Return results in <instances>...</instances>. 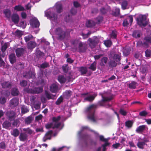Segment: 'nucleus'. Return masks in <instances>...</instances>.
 <instances>
[{
	"instance_id": "obj_1",
	"label": "nucleus",
	"mask_w": 151,
	"mask_h": 151,
	"mask_svg": "<svg viewBox=\"0 0 151 151\" xmlns=\"http://www.w3.org/2000/svg\"><path fill=\"white\" fill-rule=\"evenodd\" d=\"M53 122L52 123H48L46 125L45 127L47 128H58L61 129L63 127V124L59 122V120H61V117L58 116L56 117H54L52 118Z\"/></svg>"
},
{
	"instance_id": "obj_2",
	"label": "nucleus",
	"mask_w": 151,
	"mask_h": 151,
	"mask_svg": "<svg viewBox=\"0 0 151 151\" xmlns=\"http://www.w3.org/2000/svg\"><path fill=\"white\" fill-rule=\"evenodd\" d=\"M50 32L52 36H55L56 37L60 39L64 38L65 36V32L63 31L61 29L60 27L56 29L54 28H51L50 31Z\"/></svg>"
},
{
	"instance_id": "obj_3",
	"label": "nucleus",
	"mask_w": 151,
	"mask_h": 151,
	"mask_svg": "<svg viewBox=\"0 0 151 151\" xmlns=\"http://www.w3.org/2000/svg\"><path fill=\"white\" fill-rule=\"evenodd\" d=\"M96 106L95 105H91L88 107L86 110V111L88 114V119L93 122L95 121L94 112Z\"/></svg>"
},
{
	"instance_id": "obj_4",
	"label": "nucleus",
	"mask_w": 151,
	"mask_h": 151,
	"mask_svg": "<svg viewBox=\"0 0 151 151\" xmlns=\"http://www.w3.org/2000/svg\"><path fill=\"white\" fill-rule=\"evenodd\" d=\"M52 9L48 10L45 13V15L47 18L50 19L52 22L54 24L57 20V17L52 13Z\"/></svg>"
},
{
	"instance_id": "obj_5",
	"label": "nucleus",
	"mask_w": 151,
	"mask_h": 151,
	"mask_svg": "<svg viewBox=\"0 0 151 151\" xmlns=\"http://www.w3.org/2000/svg\"><path fill=\"white\" fill-rule=\"evenodd\" d=\"M146 19V17L145 16L142 15H139L137 19L138 24L141 26H145L147 24Z\"/></svg>"
},
{
	"instance_id": "obj_6",
	"label": "nucleus",
	"mask_w": 151,
	"mask_h": 151,
	"mask_svg": "<svg viewBox=\"0 0 151 151\" xmlns=\"http://www.w3.org/2000/svg\"><path fill=\"white\" fill-rule=\"evenodd\" d=\"M73 43L74 45L77 44L79 45L78 49L80 52H83L85 51L87 48V45L86 44L80 42L77 40H75L73 42Z\"/></svg>"
},
{
	"instance_id": "obj_7",
	"label": "nucleus",
	"mask_w": 151,
	"mask_h": 151,
	"mask_svg": "<svg viewBox=\"0 0 151 151\" xmlns=\"http://www.w3.org/2000/svg\"><path fill=\"white\" fill-rule=\"evenodd\" d=\"M113 59L115 61H111L110 62V64L112 66L115 67L117 64V63L115 62H118L120 60V54L118 53L114 54Z\"/></svg>"
},
{
	"instance_id": "obj_8",
	"label": "nucleus",
	"mask_w": 151,
	"mask_h": 151,
	"mask_svg": "<svg viewBox=\"0 0 151 151\" xmlns=\"http://www.w3.org/2000/svg\"><path fill=\"white\" fill-rule=\"evenodd\" d=\"M32 19H31L30 21V25L33 27H37L40 25L39 21L36 17H32Z\"/></svg>"
},
{
	"instance_id": "obj_9",
	"label": "nucleus",
	"mask_w": 151,
	"mask_h": 151,
	"mask_svg": "<svg viewBox=\"0 0 151 151\" xmlns=\"http://www.w3.org/2000/svg\"><path fill=\"white\" fill-rule=\"evenodd\" d=\"M133 21L132 16H129L127 17L124 21L123 24L124 26H127L129 24L131 25Z\"/></svg>"
},
{
	"instance_id": "obj_10",
	"label": "nucleus",
	"mask_w": 151,
	"mask_h": 151,
	"mask_svg": "<svg viewBox=\"0 0 151 151\" xmlns=\"http://www.w3.org/2000/svg\"><path fill=\"white\" fill-rule=\"evenodd\" d=\"M88 41L89 42V45L91 48L93 47L97 44L98 41L96 37H93V39L89 38Z\"/></svg>"
},
{
	"instance_id": "obj_11",
	"label": "nucleus",
	"mask_w": 151,
	"mask_h": 151,
	"mask_svg": "<svg viewBox=\"0 0 151 151\" xmlns=\"http://www.w3.org/2000/svg\"><path fill=\"white\" fill-rule=\"evenodd\" d=\"M43 90V88L42 87L39 88H36L34 89L33 90L32 89L29 90L28 92L33 93L37 94L42 92Z\"/></svg>"
},
{
	"instance_id": "obj_12",
	"label": "nucleus",
	"mask_w": 151,
	"mask_h": 151,
	"mask_svg": "<svg viewBox=\"0 0 151 151\" xmlns=\"http://www.w3.org/2000/svg\"><path fill=\"white\" fill-rule=\"evenodd\" d=\"M58 84L56 83L52 85L50 87V91L52 93H56L58 90Z\"/></svg>"
},
{
	"instance_id": "obj_13",
	"label": "nucleus",
	"mask_w": 151,
	"mask_h": 151,
	"mask_svg": "<svg viewBox=\"0 0 151 151\" xmlns=\"http://www.w3.org/2000/svg\"><path fill=\"white\" fill-rule=\"evenodd\" d=\"M18 104V100L16 98H14L11 100L10 102V106L13 107L17 106Z\"/></svg>"
},
{
	"instance_id": "obj_14",
	"label": "nucleus",
	"mask_w": 151,
	"mask_h": 151,
	"mask_svg": "<svg viewBox=\"0 0 151 151\" xmlns=\"http://www.w3.org/2000/svg\"><path fill=\"white\" fill-rule=\"evenodd\" d=\"M149 43H151V38L149 37H145L144 39L143 45L147 47Z\"/></svg>"
},
{
	"instance_id": "obj_15",
	"label": "nucleus",
	"mask_w": 151,
	"mask_h": 151,
	"mask_svg": "<svg viewBox=\"0 0 151 151\" xmlns=\"http://www.w3.org/2000/svg\"><path fill=\"white\" fill-rule=\"evenodd\" d=\"M12 19L14 23L15 24L17 23L19 19V15L16 14H13L12 17Z\"/></svg>"
},
{
	"instance_id": "obj_16",
	"label": "nucleus",
	"mask_w": 151,
	"mask_h": 151,
	"mask_svg": "<svg viewBox=\"0 0 151 151\" xmlns=\"http://www.w3.org/2000/svg\"><path fill=\"white\" fill-rule=\"evenodd\" d=\"M52 133V132L51 131L48 132L43 138V141L45 142L47 139H50L51 138Z\"/></svg>"
},
{
	"instance_id": "obj_17",
	"label": "nucleus",
	"mask_w": 151,
	"mask_h": 151,
	"mask_svg": "<svg viewBox=\"0 0 151 151\" xmlns=\"http://www.w3.org/2000/svg\"><path fill=\"white\" fill-rule=\"evenodd\" d=\"M24 50L22 48H18L16 50L17 56L18 57L21 56L24 52Z\"/></svg>"
},
{
	"instance_id": "obj_18",
	"label": "nucleus",
	"mask_w": 151,
	"mask_h": 151,
	"mask_svg": "<svg viewBox=\"0 0 151 151\" xmlns=\"http://www.w3.org/2000/svg\"><path fill=\"white\" fill-rule=\"evenodd\" d=\"M96 96V94H94L91 95H89L85 98V100L90 101H92L94 99Z\"/></svg>"
},
{
	"instance_id": "obj_19",
	"label": "nucleus",
	"mask_w": 151,
	"mask_h": 151,
	"mask_svg": "<svg viewBox=\"0 0 151 151\" xmlns=\"http://www.w3.org/2000/svg\"><path fill=\"white\" fill-rule=\"evenodd\" d=\"M127 85L131 89H134L137 86V83L135 82L132 81L129 84H127Z\"/></svg>"
},
{
	"instance_id": "obj_20",
	"label": "nucleus",
	"mask_w": 151,
	"mask_h": 151,
	"mask_svg": "<svg viewBox=\"0 0 151 151\" xmlns=\"http://www.w3.org/2000/svg\"><path fill=\"white\" fill-rule=\"evenodd\" d=\"M2 47L1 48V50L2 52H4L6 49L7 48L9 45V43L8 42L1 43Z\"/></svg>"
},
{
	"instance_id": "obj_21",
	"label": "nucleus",
	"mask_w": 151,
	"mask_h": 151,
	"mask_svg": "<svg viewBox=\"0 0 151 151\" xmlns=\"http://www.w3.org/2000/svg\"><path fill=\"white\" fill-rule=\"evenodd\" d=\"M15 10L17 11H24V8L21 5H18L15 6L14 7Z\"/></svg>"
},
{
	"instance_id": "obj_22",
	"label": "nucleus",
	"mask_w": 151,
	"mask_h": 151,
	"mask_svg": "<svg viewBox=\"0 0 151 151\" xmlns=\"http://www.w3.org/2000/svg\"><path fill=\"white\" fill-rule=\"evenodd\" d=\"M27 137V135L26 134L22 133L20 134L19 138L21 141H24L26 139Z\"/></svg>"
},
{
	"instance_id": "obj_23",
	"label": "nucleus",
	"mask_w": 151,
	"mask_h": 151,
	"mask_svg": "<svg viewBox=\"0 0 151 151\" xmlns=\"http://www.w3.org/2000/svg\"><path fill=\"white\" fill-rule=\"evenodd\" d=\"M36 45V43L33 42H30L28 44V48L29 49H32L35 47Z\"/></svg>"
},
{
	"instance_id": "obj_24",
	"label": "nucleus",
	"mask_w": 151,
	"mask_h": 151,
	"mask_svg": "<svg viewBox=\"0 0 151 151\" xmlns=\"http://www.w3.org/2000/svg\"><path fill=\"white\" fill-rule=\"evenodd\" d=\"M71 95V92L70 90H67L63 93L64 97L65 98H68Z\"/></svg>"
},
{
	"instance_id": "obj_25",
	"label": "nucleus",
	"mask_w": 151,
	"mask_h": 151,
	"mask_svg": "<svg viewBox=\"0 0 151 151\" xmlns=\"http://www.w3.org/2000/svg\"><path fill=\"white\" fill-rule=\"evenodd\" d=\"M9 59L10 63L12 64L14 63L16 61L15 54H11L9 56Z\"/></svg>"
},
{
	"instance_id": "obj_26",
	"label": "nucleus",
	"mask_w": 151,
	"mask_h": 151,
	"mask_svg": "<svg viewBox=\"0 0 151 151\" xmlns=\"http://www.w3.org/2000/svg\"><path fill=\"white\" fill-rule=\"evenodd\" d=\"M146 127L145 125H142L138 127L136 129V131L139 132L143 131Z\"/></svg>"
},
{
	"instance_id": "obj_27",
	"label": "nucleus",
	"mask_w": 151,
	"mask_h": 151,
	"mask_svg": "<svg viewBox=\"0 0 151 151\" xmlns=\"http://www.w3.org/2000/svg\"><path fill=\"white\" fill-rule=\"evenodd\" d=\"M66 79L63 76H60L58 77V80L61 83H64L66 81Z\"/></svg>"
},
{
	"instance_id": "obj_28",
	"label": "nucleus",
	"mask_w": 151,
	"mask_h": 151,
	"mask_svg": "<svg viewBox=\"0 0 151 151\" xmlns=\"http://www.w3.org/2000/svg\"><path fill=\"white\" fill-rule=\"evenodd\" d=\"M55 7L58 12L60 13L62 11V6L60 4H56Z\"/></svg>"
},
{
	"instance_id": "obj_29",
	"label": "nucleus",
	"mask_w": 151,
	"mask_h": 151,
	"mask_svg": "<svg viewBox=\"0 0 151 151\" xmlns=\"http://www.w3.org/2000/svg\"><path fill=\"white\" fill-rule=\"evenodd\" d=\"M11 134L14 137L17 136L19 134V131L17 129H14L11 132Z\"/></svg>"
},
{
	"instance_id": "obj_30",
	"label": "nucleus",
	"mask_w": 151,
	"mask_h": 151,
	"mask_svg": "<svg viewBox=\"0 0 151 151\" xmlns=\"http://www.w3.org/2000/svg\"><path fill=\"white\" fill-rule=\"evenodd\" d=\"M22 131L24 132V133H27L29 134H31L33 133V131L29 128L23 129Z\"/></svg>"
},
{
	"instance_id": "obj_31",
	"label": "nucleus",
	"mask_w": 151,
	"mask_h": 151,
	"mask_svg": "<svg viewBox=\"0 0 151 151\" xmlns=\"http://www.w3.org/2000/svg\"><path fill=\"white\" fill-rule=\"evenodd\" d=\"M109 144L108 142H105V144L102 145V146L101 147H99L97 151H100L101 149H102V151H105L106 147Z\"/></svg>"
},
{
	"instance_id": "obj_32",
	"label": "nucleus",
	"mask_w": 151,
	"mask_h": 151,
	"mask_svg": "<svg viewBox=\"0 0 151 151\" xmlns=\"http://www.w3.org/2000/svg\"><path fill=\"white\" fill-rule=\"evenodd\" d=\"M145 144V142H139L137 144V146L140 149H143Z\"/></svg>"
},
{
	"instance_id": "obj_33",
	"label": "nucleus",
	"mask_w": 151,
	"mask_h": 151,
	"mask_svg": "<svg viewBox=\"0 0 151 151\" xmlns=\"http://www.w3.org/2000/svg\"><path fill=\"white\" fill-rule=\"evenodd\" d=\"M88 68L93 71L95 70L96 68V63L95 62H93L91 65Z\"/></svg>"
},
{
	"instance_id": "obj_34",
	"label": "nucleus",
	"mask_w": 151,
	"mask_h": 151,
	"mask_svg": "<svg viewBox=\"0 0 151 151\" xmlns=\"http://www.w3.org/2000/svg\"><path fill=\"white\" fill-rule=\"evenodd\" d=\"M107 60V58L106 57H104L103 58L101 61L100 63V65L102 66H104L106 64Z\"/></svg>"
},
{
	"instance_id": "obj_35",
	"label": "nucleus",
	"mask_w": 151,
	"mask_h": 151,
	"mask_svg": "<svg viewBox=\"0 0 151 151\" xmlns=\"http://www.w3.org/2000/svg\"><path fill=\"white\" fill-rule=\"evenodd\" d=\"M133 37L135 38L139 37L140 36V32L139 31H134L133 33Z\"/></svg>"
},
{
	"instance_id": "obj_36",
	"label": "nucleus",
	"mask_w": 151,
	"mask_h": 151,
	"mask_svg": "<svg viewBox=\"0 0 151 151\" xmlns=\"http://www.w3.org/2000/svg\"><path fill=\"white\" fill-rule=\"evenodd\" d=\"M86 25L87 27H90L94 25V23L92 20H88L86 23Z\"/></svg>"
},
{
	"instance_id": "obj_37",
	"label": "nucleus",
	"mask_w": 151,
	"mask_h": 151,
	"mask_svg": "<svg viewBox=\"0 0 151 151\" xmlns=\"http://www.w3.org/2000/svg\"><path fill=\"white\" fill-rule=\"evenodd\" d=\"M11 123L8 121H5L3 124V126L4 128L8 129L11 126Z\"/></svg>"
},
{
	"instance_id": "obj_38",
	"label": "nucleus",
	"mask_w": 151,
	"mask_h": 151,
	"mask_svg": "<svg viewBox=\"0 0 151 151\" xmlns=\"http://www.w3.org/2000/svg\"><path fill=\"white\" fill-rule=\"evenodd\" d=\"M7 115L9 119H11L14 118L15 115V113L13 111H9L7 113Z\"/></svg>"
},
{
	"instance_id": "obj_39",
	"label": "nucleus",
	"mask_w": 151,
	"mask_h": 151,
	"mask_svg": "<svg viewBox=\"0 0 151 151\" xmlns=\"http://www.w3.org/2000/svg\"><path fill=\"white\" fill-rule=\"evenodd\" d=\"M4 13L6 17L9 18L11 14L10 11L9 9H6L4 11Z\"/></svg>"
},
{
	"instance_id": "obj_40",
	"label": "nucleus",
	"mask_w": 151,
	"mask_h": 151,
	"mask_svg": "<svg viewBox=\"0 0 151 151\" xmlns=\"http://www.w3.org/2000/svg\"><path fill=\"white\" fill-rule=\"evenodd\" d=\"M22 34V32L19 30H17L15 32V35L18 37H20Z\"/></svg>"
},
{
	"instance_id": "obj_41",
	"label": "nucleus",
	"mask_w": 151,
	"mask_h": 151,
	"mask_svg": "<svg viewBox=\"0 0 151 151\" xmlns=\"http://www.w3.org/2000/svg\"><path fill=\"white\" fill-rule=\"evenodd\" d=\"M19 93V91L16 88H13L12 91V94L13 96H17Z\"/></svg>"
},
{
	"instance_id": "obj_42",
	"label": "nucleus",
	"mask_w": 151,
	"mask_h": 151,
	"mask_svg": "<svg viewBox=\"0 0 151 151\" xmlns=\"http://www.w3.org/2000/svg\"><path fill=\"white\" fill-rule=\"evenodd\" d=\"M11 85L10 83L8 82H4L2 84V87L4 88L8 87L10 86Z\"/></svg>"
},
{
	"instance_id": "obj_43",
	"label": "nucleus",
	"mask_w": 151,
	"mask_h": 151,
	"mask_svg": "<svg viewBox=\"0 0 151 151\" xmlns=\"http://www.w3.org/2000/svg\"><path fill=\"white\" fill-rule=\"evenodd\" d=\"M45 93L47 98L48 99H53L54 97L53 96L51 95L50 93L47 91H45Z\"/></svg>"
},
{
	"instance_id": "obj_44",
	"label": "nucleus",
	"mask_w": 151,
	"mask_h": 151,
	"mask_svg": "<svg viewBox=\"0 0 151 151\" xmlns=\"http://www.w3.org/2000/svg\"><path fill=\"white\" fill-rule=\"evenodd\" d=\"M104 44L107 47H110L111 44V42L110 40H105L104 42Z\"/></svg>"
},
{
	"instance_id": "obj_45",
	"label": "nucleus",
	"mask_w": 151,
	"mask_h": 151,
	"mask_svg": "<svg viewBox=\"0 0 151 151\" xmlns=\"http://www.w3.org/2000/svg\"><path fill=\"white\" fill-rule=\"evenodd\" d=\"M145 56L146 57H151V50H147L145 51Z\"/></svg>"
},
{
	"instance_id": "obj_46",
	"label": "nucleus",
	"mask_w": 151,
	"mask_h": 151,
	"mask_svg": "<svg viewBox=\"0 0 151 151\" xmlns=\"http://www.w3.org/2000/svg\"><path fill=\"white\" fill-rule=\"evenodd\" d=\"M29 111V109L24 106H23L22 108V113L24 114L28 112Z\"/></svg>"
},
{
	"instance_id": "obj_47",
	"label": "nucleus",
	"mask_w": 151,
	"mask_h": 151,
	"mask_svg": "<svg viewBox=\"0 0 151 151\" xmlns=\"http://www.w3.org/2000/svg\"><path fill=\"white\" fill-rule=\"evenodd\" d=\"M133 123L131 121H128L126 122L125 125L128 127H130L132 125Z\"/></svg>"
},
{
	"instance_id": "obj_48",
	"label": "nucleus",
	"mask_w": 151,
	"mask_h": 151,
	"mask_svg": "<svg viewBox=\"0 0 151 151\" xmlns=\"http://www.w3.org/2000/svg\"><path fill=\"white\" fill-rule=\"evenodd\" d=\"M32 36L31 35H29L24 37V39L26 42L30 40L32 38Z\"/></svg>"
},
{
	"instance_id": "obj_49",
	"label": "nucleus",
	"mask_w": 151,
	"mask_h": 151,
	"mask_svg": "<svg viewBox=\"0 0 151 151\" xmlns=\"http://www.w3.org/2000/svg\"><path fill=\"white\" fill-rule=\"evenodd\" d=\"M80 70L82 74L86 73L87 71V68L85 67H81Z\"/></svg>"
},
{
	"instance_id": "obj_50",
	"label": "nucleus",
	"mask_w": 151,
	"mask_h": 151,
	"mask_svg": "<svg viewBox=\"0 0 151 151\" xmlns=\"http://www.w3.org/2000/svg\"><path fill=\"white\" fill-rule=\"evenodd\" d=\"M127 3L126 1H124L122 4V9H126Z\"/></svg>"
},
{
	"instance_id": "obj_51",
	"label": "nucleus",
	"mask_w": 151,
	"mask_h": 151,
	"mask_svg": "<svg viewBox=\"0 0 151 151\" xmlns=\"http://www.w3.org/2000/svg\"><path fill=\"white\" fill-rule=\"evenodd\" d=\"M34 105V107L36 109H38L40 107V103L38 102L37 104H33Z\"/></svg>"
},
{
	"instance_id": "obj_52",
	"label": "nucleus",
	"mask_w": 151,
	"mask_h": 151,
	"mask_svg": "<svg viewBox=\"0 0 151 151\" xmlns=\"http://www.w3.org/2000/svg\"><path fill=\"white\" fill-rule=\"evenodd\" d=\"M6 101V99L5 98L3 97H1L0 98V103L1 104H4Z\"/></svg>"
},
{
	"instance_id": "obj_53",
	"label": "nucleus",
	"mask_w": 151,
	"mask_h": 151,
	"mask_svg": "<svg viewBox=\"0 0 151 151\" xmlns=\"http://www.w3.org/2000/svg\"><path fill=\"white\" fill-rule=\"evenodd\" d=\"M32 120V119L31 117H28L26 119L25 121L26 123L29 124L31 122Z\"/></svg>"
},
{
	"instance_id": "obj_54",
	"label": "nucleus",
	"mask_w": 151,
	"mask_h": 151,
	"mask_svg": "<svg viewBox=\"0 0 151 151\" xmlns=\"http://www.w3.org/2000/svg\"><path fill=\"white\" fill-rule=\"evenodd\" d=\"M63 69L64 72L67 73L68 72V67L67 65H64L63 66Z\"/></svg>"
},
{
	"instance_id": "obj_55",
	"label": "nucleus",
	"mask_w": 151,
	"mask_h": 151,
	"mask_svg": "<svg viewBox=\"0 0 151 151\" xmlns=\"http://www.w3.org/2000/svg\"><path fill=\"white\" fill-rule=\"evenodd\" d=\"M147 112L145 111H142L140 112L139 113V115L142 116H145L147 114Z\"/></svg>"
},
{
	"instance_id": "obj_56",
	"label": "nucleus",
	"mask_w": 151,
	"mask_h": 151,
	"mask_svg": "<svg viewBox=\"0 0 151 151\" xmlns=\"http://www.w3.org/2000/svg\"><path fill=\"white\" fill-rule=\"evenodd\" d=\"M119 113L123 116H125L127 114V112L123 109H121L119 111Z\"/></svg>"
},
{
	"instance_id": "obj_57",
	"label": "nucleus",
	"mask_w": 151,
	"mask_h": 151,
	"mask_svg": "<svg viewBox=\"0 0 151 151\" xmlns=\"http://www.w3.org/2000/svg\"><path fill=\"white\" fill-rule=\"evenodd\" d=\"M48 65V63H45L41 65H40V67L42 68H45L47 67Z\"/></svg>"
},
{
	"instance_id": "obj_58",
	"label": "nucleus",
	"mask_w": 151,
	"mask_h": 151,
	"mask_svg": "<svg viewBox=\"0 0 151 151\" xmlns=\"http://www.w3.org/2000/svg\"><path fill=\"white\" fill-rule=\"evenodd\" d=\"M21 26L23 28H24L26 25V23L25 22L22 21L20 23Z\"/></svg>"
},
{
	"instance_id": "obj_59",
	"label": "nucleus",
	"mask_w": 151,
	"mask_h": 151,
	"mask_svg": "<svg viewBox=\"0 0 151 151\" xmlns=\"http://www.w3.org/2000/svg\"><path fill=\"white\" fill-rule=\"evenodd\" d=\"M27 81H22L20 83V84L21 86H25L27 85Z\"/></svg>"
},
{
	"instance_id": "obj_60",
	"label": "nucleus",
	"mask_w": 151,
	"mask_h": 151,
	"mask_svg": "<svg viewBox=\"0 0 151 151\" xmlns=\"http://www.w3.org/2000/svg\"><path fill=\"white\" fill-rule=\"evenodd\" d=\"M5 65V63L0 58V67H4Z\"/></svg>"
},
{
	"instance_id": "obj_61",
	"label": "nucleus",
	"mask_w": 151,
	"mask_h": 151,
	"mask_svg": "<svg viewBox=\"0 0 151 151\" xmlns=\"http://www.w3.org/2000/svg\"><path fill=\"white\" fill-rule=\"evenodd\" d=\"M116 31L115 30H113L112 31L111 34V37L115 38L116 37Z\"/></svg>"
},
{
	"instance_id": "obj_62",
	"label": "nucleus",
	"mask_w": 151,
	"mask_h": 151,
	"mask_svg": "<svg viewBox=\"0 0 151 151\" xmlns=\"http://www.w3.org/2000/svg\"><path fill=\"white\" fill-rule=\"evenodd\" d=\"M63 101V98L62 97H60L56 102L57 104H59Z\"/></svg>"
},
{
	"instance_id": "obj_63",
	"label": "nucleus",
	"mask_w": 151,
	"mask_h": 151,
	"mask_svg": "<svg viewBox=\"0 0 151 151\" xmlns=\"http://www.w3.org/2000/svg\"><path fill=\"white\" fill-rule=\"evenodd\" d=\"M125 140V138L124 137H121L120 139V142L122 144H124Z\"/></svg>"
},
{
	"instance_id": "obj_64",
	"label": "nucleus",
	"mask_w": 151,
	"mask_h": 151,
	"mask_svg": "<svg viewBox=\"0 0 151 151\" xmlns=\"http://www.w3.org/2000/svg\"><path fill=\"white\" fill-rule=\"evenodd\" d=\"M21 16L22 18L25 19L27 17V14L25 12H23L21 13Z\"/></svg>"
}]
</instances>
